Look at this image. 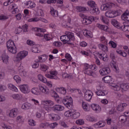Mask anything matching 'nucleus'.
<instances>
[{
    "instance_id": "nucleus-55",
    "label": "nucleus",
    "mask_w": 129,
    "mask_h": 129,
    "mask_svg": "<svg viewBox=\"0 0 129 129\" xmlns=\"http://www.w3.org/2000/svg\"><path fill=\"white\" fill-rule=\"evenodd\" d=\"M31 92L33 94H35L36 95H38V94H39V91H38V89H37L36 88H34L32 89Z\"/></svg>"
},
{
    "instance_id": "nucleus-51",
    "label": "nucleus",
    "mask_w": 129,
    "mask_h": 129,
    "mask_svg": "<svg viewBox=\"0 0 129 129\" xmlns=\"http://www.w3.org/2000/svg\"><path fill=\"white\" fill-rule=\"evenodd\" d=\"M18 8V6L17 5V4H16L15 7H14V8L13 9L14 10L12 11V14L15 15L16 14H18L20 12V10Z\"/></svg>"
},
{
    "instance_id": "nucleus-6",
    "label": "nucleus",
    "mask_w": 129,
    "mask_h": 129,
    "mask_svg": "<svg viewBox=\"0 0 129 129\" xmlns=\"http://www.w3.org/2000/svg\"><path fill=\"white\" fill-rule=\"evenodd\" d=\"M93 95V93L92 92H91V91L89 90H86L84 93V98L85 99V100H87V101H90L92 98Z\"/></svg>"
},
{
    "instance_id": "nucleus-54",
    "label": "nucleus",
    "mask_w": 129,
    "mask_h": 129,
    "mask_svg": "<svg viewBox=\"0 0 129 129\" xmlns=\"http://www.w3.org/2000/svg\"><path fill=\"white\" fill-rule=\"evenodd\" d=\"M22 107H23L24 109H30V108H31V104L25 103L23 105Z\"/></svg>"
},
{
    "instance_id": "nucleus-21",
    "label": "nucleus",
    "mask_w": 129,
    "mask_h": 129,
    "mask_svg": "<svg viewBox=\"0 0 129 129\" xmlns=\"http://www.w3.org/2000/svg\"><path fill=\"white\" fill-rule=\"evenodd\" d=\"M105 15L107 17V18H115L114 11L112 10H109L107 11L105 13Z\"/></svg>"
},
{
    "instance_id": "nucleus-38",
    "label": "nucleus",
    "mask_w": 129,
    "mask_h": 129,
    "mask_svg": "<svg viewBox=\"0 0 129 129\" xmlns=\"http://www.w3.org/2000/svg\"><path fill=\"white\" fill-rule=\"evenodd\" d=\"M38 78L40 81H42L44 83H46L47 82V79L46 78H44L42 76V75H38Z\"/></svg>"
},
{
    "instance_id": "nucleus-15",
    "label": "nucleus",
    "mask_w": 129,
    "mask_h": 129,
    "mask_svg": "<svg viewBox=\"0 0 129 129\" xmlns=\"http://www.w3.org/2000/svg\"><path fill=\"white\" fill-rule=\"evenodd\" d=\"M18 115V109L14 108L10 110L9 113V116L10 117H12L14 118V117H16L17 115Z\"/></svg>"
},
{
    "instance_id": "nucleus-52",
    "label": "nucleus",
    "mask_w": 129,
    "mask_h": 129,
    "mask_svg": "<svg viewBox=\"0 0 129 129\" xmlns=\"http://www.w3.org/2000/svg\"><path fill=\"white\" fill-rule=\"evenodd\" d=\"M62 78H69V79H72L73 78V77L71 75H69L68 74H62Z\"/></svg>"
},
{
    "instance_id": "nucleus-12",
    "label": "nucleus",
    "mask_w": 129,
    "mask_h": 129,
    "mask_svg": "<svg viewBox=\"0 0 129 129\" xmlns=\"http://www.w3.org/2000/svg\"><path fill=\"white\" fill-rule=\"evenodd\" d=\"M99 72L102 76H104L110 73V69L108 67H105L100 70Z\"/></svg>"
},
{
    "instance_id": "nucleus-9",
    "label": "nucleus",
    "mask_w": 129,
    "mask_h": 129,
    "mask_svg": "<svg viewBox=\"0 0 129 129\" xmlns=\"http://www.w3.org/2000/svg\"><path fill=\"white\" fill-rule=\"evenodd\" d=\"M101 2L104 4L101 6V11H107V10L112 6V3L105 4L104 3H105V0H101Z\"/></svg>"
},
{
    "instance_id": "nucleus-41",
    "label": "nucleus",
    "mask_w": 129,
    "mask_h": 129,
    "mask_svg": "<svg viewBox=\"0 0 129 129\" xmlns=\"http://www.w3.org/2000/svg\"><path fill=\"white\" fill-rule=\"evenodd\" d=\"M18 69L19 70V74L22 76V77H26V76H27V73L26 72L21 70V67H19Z\"/></svg>"
},
{
    "instance_id": "nucleus-13",
    "label": "nucleus",
    "mask_w": 129,
    "mask_h": 129,
    "mask_svg": "<svg viewBox=\"0 0 129 129\" xmlns=\"http://www.w3.org/2000/svg\"><path fill=\"white\" fill-rule=\"evenodd\" d=\"M39 89L40 92H41V93H43V94H46V95H48V94L50 93V90H49V89H48V88H47V87L46 86L39 85Z\"/></svg>"
},
{
    "instance_id": "nucleus-29",
    "label": "nucleus",
    "mask_w": 129,
    "mask_h": 129,
    "mask_svg": "<svg viewBox=\"0 0 129 129\" xmlns=\"http://www.w3.org/2000/svg\"><path fill=\"white\" fill-rule=\"evenodd\" d=\"M97 27L99 28V29H101V30H103V31H105V32H106L108 29L107 26L102 25L100 24H97Z\"/></svg>"
},
{
    "instance_id": "nucleus-20",
    "label": "nucleus",
    "mask_w": 129,
    "mask_h": 129,
    "mask_svg": "<svg viewBox=\"0 0 129 129\" xmlns=\"http://www.w3.org/2000/svg\"><path fill=\"white\" fill-rule=\"evenodd\" d=\"M2 60L4 63L6 64H9V55L4 53L2 56Z\"/></svg>"
},
{
    "instance_id": "nucleus-4",
    "label": "nucleus",
    "mask_w": 129,
    "mask_h": 129,
    "mask_svg": "<svg viewBox=\"0 0 129 129\" xmlns=\"http://www.w3.org/2000/svg\"><path fill=\"white\" fill-rule=\"evenodd\" d=\"M62 102L63 104L68 108L69 109H71L72 108V105L73 104V100L72 98L70 96H67L63 98L62 100Z\"/></svg>"
},
{
    "instance_id": "nucleus-3",
    "label": "nucleus",
    "mask_w": 129,
    "mask_h": 129,
    "mask_svg": "<svg viewBox=\"0 0 129 129\" xmlns=\"http://www.w3.org/2000/svg\"><path fill=\"white\" fill-rule=\"evenodd\" d=\"M42 104L44 105V108L47 112L51 111L52 106L54 105V102L51 100H44L42 102Z\"/></svg>"
},
{
    "instance_id": "nucleus-30",
    "label": "nucleus",
    "mask_w": 129,
    "mask_h": 129,
    "mask_svg": "<svg viewBox=\"0 0 129 129\" xmlns=\"http://www.w3.org/2000/svg\"><path fill=\"white\" fill-rule=\"evenodd\" d=\"M103 79L105 83H111L112 82V78L111 76H106Z\"/></svg>"
},
{
    "instance_id": "nucleus-48",
    "label": "nucleus",
    "mask_w": 129,
    "mask_h": 129,
    "mask_svg": "<svg viewBox=\"0 0 129 129\" xmlns=\"http://www.w3.org/2000/svg\"><path fill=\"white\" fill-rule=\"evenodd\" d=\"M83 34L86 37H91V32L87 30H83Z\"/></svg>"
},
{
    "instance_id": "nucleus-37",
    "label": "nucleus",
    "mask_w": 129,
    "mask_h": 129,
    "mask_svg": "<svg viewBox=\"0 0 129 129\" xmlns=\"http://www.w3.org/2000/svg\"><path fill=\"white\" fill-rule=\"evenodd\" d=\"M80 116V113L78 112H74L72 113V117L74 119H76V118H78Z\"/></svg>"
},
{
    "instance_id": "nucleus-46",
    "label": "nucleus",
    "mask_w": 129,
    "mask_h": 129,
    "mask_svg": "<svg viewBox=\"0 0 129 129\" xmlns=\"http://www.w3.org/2000/svg\"><path fill=\"white\" fill-rule=\"evenodd\" d=\"M40 69L42 70V71H47V70L49 69V67L44 64H41Z\"/></svg>"
},
{
    "instance_id": "nucleus-57",
    "label": "nucleus",
    "mask_w": 129,
    "mask_h": 129,
    "mask_svg": "<svg viewBox=\"0 0 129 129\" xmlns=\"http://www.w3.org/2000/svg\"><path fill=\"white\" fill-rule=\"evenodd\" d=\"M76 123H77V124H80V125L84 124V120L82 119L77 120L76 121Z\"/></svg>"
},
{
    "instance_id": "nucleus-26",
    "label": "nucleus",
    "mask_w": 129,
    "mask_h": 129,
    "mask_svg": "<svg viewBox=\"0 0 129 129\" xmlns=\"http://www.w3.org/2000/svg\"><path fill=\"white\" fill-rule=\"evenodd\" d=\"M91 107L93 110H94L95 111H99L101 108L99 105L96 104H92L91 105Z\"/></svg>"
},
{
    "instance_id": "nucleus-19",
    "label": "nucleus",
    "mask_w": 129,
    "mask_h": 129,
    "mask_svg": "<svg viewBox=\"0 0 129 129\" xmlns=\"http://www.w3.org/2000/svg\"><path fill=\"white\" fill-rule=\"evenodd\" d=\"M52 108L53 111H61L64 109V107L60 105H55Z\"/></svg>"
},
{
    "instance_id": "nucleus-62",
    "label": "nucleus",
    "mask_w": 129,
    "mask_h": 129,
    "mask_svg": "<svg viewBox=\"0 0 129 129\" xmlns=\"http://www.w3.org/2000/svg\"><path fill=\"white\" fill-rule=\"evenodd\" d=\"M49 127L50 128H55L57 126V124L56 123H52L48 124Z\"/></svg>"
},
{
    "instance_id": "nucleus-31",
    "label": "nucleus",
    "mask_w": 129,
    "mask_h": 129,
    "mask_svg": "<svg viewBox=\"0 0 129 129\" xmlns=\"http://www.w3.org/2000/svg\"><path fill=\"white\" fill-rule=\"evenodd\" d=\"M56 91H58L61 94H66V89L64 87L57 88L56 89Z\"/></svg>"
},
{
    "instance_id": "nucleus-25",
    "label": "nucleus",
    "mask_w": 129,
    "mask_h": 129,
    "mask_svg": "<svg viewBox=\"0 0 129 129\" xmlns=\"http://www.w3.org/2000/svg\"><path fill=\"white\" fill-rule=\"evenodd\" d=\"M99 9L97 8V6L94 7L91 10V14L92 15H99Z\"/></svg>"
},
{
    "instance_id": "nucleus-14",
    "label": "nucleus",
    "mask_w": 129,
    "mask_h": 129,
    "mask_svg": "<svg viewBox=\"0 0 129 129\" xmlns=\"http://www.w3.org/2000/svg\"><path fill=\"white\" fill-rule=\"evenodd\" d=\"M47 58L48 56L46 54H43L40 56H38V59L35 60V62L36 63H39V62L44 63L47 60Z\"/></svg>"
},
{
    "instance_id": "nucleus-58",
    "label": "nucleus",
    "mask_w": 129,
    "mask_h": 129,
    "mask_svg": "<svg viewBox=\"0 0 129 129\" xmlns=\"http://www.w3.org/2000/svg\"><path fill=\"white\" fill-rule=\"evenodd\" d=\"M32 51L33 53H40V51L36 46H34L32 47Z\"/></svg>"
},
{
    "instance_id": "nucleus-22",
    "label": "nucleus",
    "mask_w": 129,
    "mask_h": 129,
    "mask_svg": "<svg viewBox=\"0 0 129 129\" xmlns=\"http://www.w3.org/2000/svg\"><path fill=\"white\" fill-rule=\"evenodd\" d=\"M111 23L114 27H116L117 29H120L121 28V24L117 22V20L113 19L111 21Z\"/></svg>"
},
{
    "instance_id": "nucleus-23",
    "label": "nucleus",
    "mask_w": 129,
    "mask_h": 129,
    "mask_svg": "<svg viewBox=\"0 0 129 129\" xmlns=\"http://www.w3.org/2000/svg\"><path fill=\"white\" fill-rule=\"evenodd\" d=\"M50 13L53 18H57L58 16V11H57V10H55V9L52 7L50 8Z\"/></svg>"
},
{
    "instance_id": "nucleus-60",
    "label": "nucleus",
    "mask_w": 129,
    "mask_h": 129,
    "mask_svg": "<svg viewBox=\"0 0 129 129\" xmlns=\"http://www.w3.org/2000/svg\"><path fill=\"white\" fill-rule=\"evenodd\" d=\"M101 41L102 43H103L104 44H107V40H106V38L104 36H101L100 38Z\"/></svg>"
},
{
    "instance_id": "nucleus-50",
    "label": "nucleus",
    "mask_w": 129,
    "mask_h": 129,
    "mask_svg": "<svg viewBox=\"0 0 129 129\" xmlns=\"http://www.w3.org/2000/svg\"><path fill=\"white\" fill-rule=\"evenodd\" d=\"M96 124L98 125L99 127H103L105 125V122L104 121H99Z\"/></svg>"
},
{
    "instance_id": "nucleus-8",
    "label": "nucleus",
    "mask_w": 129,
    "mask_h": 129,
    "mask_svg": "<svg viewBox=\"0 0 129 129\" xmlns=\"http://www.w3.org/2000/svg\"><path fill=\"white\" fill-rule=\"evenodd\" d=\"M34 31L36 32L35 35L36 36H38V37H44V34L43 33H45L46 32V29L36 27L34 28Z\"/></svg>"
},
{
    "instance_id": "nucleus-40",
    "label": "nucleus",
    "mask_w": 129,
    "mask_h": 129,
    "mask_svg": "<svg viewBox=\"0 0 129 129\" xmlns=\"http://www.w3.org/2000/svg\"><path fill=\"white\" fill-rule=\"evenodd\" d=\"M123 32H129V25H121V28L119 29Z\"/></svg>"
},
{
    "instance_id": "nucleus-56",
    "label": "nucleus",
    "mask_w": 129,
    "mask_h": 129,
    "mask_svg": "<svg viewBox=\"0 0 129 129\" xmlns=\"http://www.w3.org/2000/svg\"><path fill=\"white\" fill-rule=\"evenodd\" d=\"M12 97H13L14 99H16L17 100H19V99H21V96H20V95L18 94L12 95Z\"/></svg>"
},
{
    "instance_id": "nucleus-28",
    "label": "nucleus",
    "mask_w": 129,
    "mask_h": 129,
    "mask_svg": "<svg viewBox=\"0 0 129 129\" xmlns=\"http://www.w3.org/2000/svg\"><path fill=\"white\" fill-rule=\"evenodd\" d=\"M99 57L101 60L103 61H107L108 59L107 58V55L103 54V53H98Z\"/></svg>"
},
{
    "instance_id": "nucleus-42",
    "label": "nucleus",
    "mask_w": 129,
    "mask_h": 129,
    "mask_svg": "<svg viewBox=\"0 0 129 129\" xmlns=\"http://www.w3.org/2000/svg\"><path fill=\"white\" fill-rule=\"evenodd\" d=\"M82 107L85 111H89L90 110L89 107H88L87 104H86V103L85 102H82Z\"/></svg>"
},
{
    "instance_id": "nucleus-5",
    "label": "nucleus",
    "mask_w": 129,
    "mask_h": 129,
    "mask_svg": "<svg viewBox=\"0 0 129 129\" xmlns=\"http://www.w3.org/2000/svg\"><path fill=\"white\" fill-rule=\"evenodd\" d=\"M49 73L50 75L49 74H45V76L47 77V78H49V79H58V77H57V74H58V73L56 71H49Z\"/></svg>"
},
{
    "instance_id": "nucleus-61",
    "label": "nucleus",
    "mask_w": 129,
    "mask_h": 129,
    "mask_svg": "<svg viewBox=\"0 0 129 129\" xmlns=\"http://www.w3.org/2000/svg\"><path fill=\"white\" fill-rule=\"evenodd\" d=\"M85 71L86 70H89L90 69H92V65H89L88 64H86L85 65Z\"/></svg>"
},
{
    "instance_id": "nucleus-53",
    "label": "nucleus",
    "mask_w": 129,
    "mask_h": 129,
    "mask_svg": "<svg viewBox=\"0 0 129 129\" xmlns=\"http://www.w3.org/2000/svg\"><path fill=\"white\" fill-rule=\"evenodd\" d=\"M14 79L17 82V83H20L22 81V79L19 76H15L14 77Z\"/></svg>"
},
{
    "instance_id": "nucleus-2",
    "label": "nucleus",
    "mask_w": 129,
    "mask_h": 129,
    "mask_svg": "<svg viewBox=\"0 0 129 129\" xmlns=\"http://www.w3.org/2000/svg\"><path fill=\"white\" fill-rule=\"evenodd\" d=\"M7 47L8 51L12 53V54H16V53H17V48L13 40H9L7 42Z\"/></svg>"
},
{
    "instance_id": "nucleus-33",
    "label": "nucleus",
    "mask_w": 129,
    "mask_h": 129,
    "mask_svg": "<svg viewBox=\"0 0 129 129\" xmlns=\"http://www.w3.org/2000/svg\"><path fill=\"white\" fill-rule=\"evenodd\" d=\"M96 94L98 96H104V95H106V94H107V92L104 91L99 90L96 92Z\"/></svg>"
},
{
    "instance_id": "nucleus-17",
    "label": "nucleus",
    "mask_w": 129,
    "mask_h": 129,
    "mask_svg": "<svg viewBox=\"0 0 129 129\" xmlns=\"http://www.w3.org/2000/svg\"><path fill=\"white\" fill-rule=\"evenodd\" d=\"M48 117H49L50 119H52V120H59L60 119V116L56 114H49Z\"/></svg>"
},
{
    "instance_id": "nucleus-27",
    "label": "nucleus",
    "mask_w": 129,
    "mask_h": 129,
    "mask_svg": "<svg viewBox=\"0 0 129 129\" xmlns=\"http://www.w3.org/2000/svg\"><path fill=\"white\" fill-rule=\"evenodd\" d=\"M129 88V85L126 84H121V91L122 92H124V91H126L127 89Z\"/></svg>"
},
{
    "instance_id": "nucleus-45",
    "label": "nucleus",
    "mask_w": 129,
    "mask_h": 129,
    "mask_svg": "<svg viewBox=\"0 0 129 129\" xmlns=\"http://www.w3.org/2000/svg\"><path fill=\"white\" fill-rule=\"evenodd\" d=\"M122 14V11L121 10H117L114 11V17H117V16H120Z\"/></svg>"
},
{
    "instance_id": "nucleus-59",
    "label": "nucleus",
    "mask_w": 129,
    "mask_h": 129,
    "mask_svg": "<svg viewBox=\"0 0 129 129\" xmlns=\"http://www.w3.org/2000/svg\"><path fill=\"white\" fill-rule=\"evenodd\" d=\"M108 44L111 46L112 48H116V43L112 41H110Z\"/></svg>"
},
{
    "instance_id": "nucleus-10",
    "label": "nucleus",
    "mask_w": 129,
    "mask_h": 129,
    "mask_svg": "<svg viewBox=\"0 0 129 129\" xmlns=\"http://www.w3.org/2000/svg\"><path fill=\"white\" fill-rule=\"evenodd\" d=\"M27 55H28V52L26 51H20L19 53H18L16 57L17 61H21V60L23 59V58H25Z\"/></svg>"
},
{
    "instance_id": "nucleus-39",
    "label": "nucleus",
    "mask_w": 129,
    "mask_h": 129,
    "mask_svg": "<svg viewBox=\"0 0 129 129\" xmlns=\"http://www.w3.org/2000/svg\"><path fill=\"white\" fill-rule=\"evenodd\" d=\"M116 52L117 54H119L120 56H122L123 57H126V56H127V54L125 53V52H122L121 50L117 49Z\"/></svg>"
},
{
    "instance_id": "nucleus-64",
    "label": "nucleus",
    "mask_w": 129,
    "mask_h": 129,
    "mask_svg": "<svg viewBox=\"0 0 129 129\" xmlns=\"http://www.w3.org/2000/svg\"><path fill=\"white\" fill-rule=\"evenodd\" d=\"M39 19L38 18H31L29 20H28V22H38V21H39Z\"/></svg>"
},
{
    "instance_id": "nucleus-43",
    "label": "nucleus",
    "mask_w": 129,
    "mask_h": 129,
    "mask_svg": "<svg viewBox=\"0 0 129 129\" xmlns=\"http://www.w3.org/2000/svg\"><path fill=\"white\" fill-rule=\"evenodd\" d=\"M112 87L113 88L114 90H116V91H121V86L120 85H112Z\"/></svg>"
},
{
    "instance_id": "nucleus-1",
    "label": "nucleus",
    "mask_w": 129,
    "mask_h": 129,
    "mask_svg": "<svg viewBox=\"0 0 129 129\" xmlns=\"http://www.w3.org/2000/svg\"><path fill=\"white\" fill-rule=\"evenodd\" d=\"M75 40V37L73 33L69 32H66V35L60 36V40L61 42H63L64 44L70 42V41H74Z\"/></svg>"
},
{
    "instance_id": "nucleus-63",
    "label": "nucleus",
    "mask_w": 129,
    "mask_h": 129,
    "mask_svg": "<svg viewBox=\"0 0 129 129\" xmlns=\"http://www.w3.org/2000/svg\"><path fill=\"white\" fill-rule=\"evenodd\" d=\"M2 126L3 127V128H6V129H12V126H9L6 124H3L2 125Z\"/></svg>"
},
{
    "instance_id": "nucleus-24",
    "label": "nucleus",
    "mask_w": 129,
    "mask_h": 129,
    "mask_svg": "<svg viewBox=\"0 0 129 129\" xmlns=\"http://www.w3.org/2000/svg\"><path fill=\"white\" fill-rule=\"evenodd\" d=\"M85 74H87V75H89V76H93V77L96 76V74L92 71V69L87 70L85 71Z\"/></svg>"
},
{
    "instance_id": "nucleus-36",
    "label": "nucleus",
    "mask_w": 129,
    "mask_h": 129,
    "mask_svg": "<svg viewBox=\"0 0 129 129\" xmlns=\"http://www.w3.org/2000/svg\"><path fill=\"white\" fill-rule=\"evenodd\" d=\"M88 6L90 7V8H92L93 9V8H96V7L97 6L96 4H95V2L94 1H90L88 2L87 3Z\"/></svg>"
},
{
    "instance_id": "nucleus-44",
    "label": "nucleus",
    "mask_w": 129,
    "mask_h": 129,
    "mask_svg": "<svg viewBox=\"0 0 129 129\" xmlns=\"http://www.w3.org/2000/svg\"><path fill=\"white\" fill-rule=\"evenodd\" d=\"M119 120L121 122H125L126 121V116L124 115H122L119 117Z\"/></svg>"
},
{
    "instance_id": "nucleus-35",
    "label": "nucleus",
    "mask_w": 129,
    "mask_h": 129,
    "mask_svg": "<svg viewBox=\"0 0 129 129\" xmlns=\"http://www.w3.org/2000/svg\"><path fill=\"white\" fill-rule=\"evenodd\" d=\"M26 6H29L30 9L36 8V4L32 1H28L26 3Z\"/></svg>"
},
{
    "instance_id": "nucleus-18",
    "label": "nucleus",
    "mask_w": 129,
    "mask_h": 129,
    "mask_svg": "<svg viewBox=\"0 0 129 129\" xmlns=\"http://www.w3.org/2000/svg\"><path fill=\"white\" fill-rule=\"evenodd\" d=\"M126 106H127V104L126 103H120L117 105V110L118 111H123Z\"/></svg>"
},
{
    "instance_id": "nucleus-11",
    "label": "nucleus",
    "mask_w": 129,
    "mask_h": 129,
    "mask_svg": "<svg viewBox=\"0 0 129 129\" xmlns=\"http://www.w3.org/2000/svg\"><path fill=\"white\" fill-rule=\"evenodd\" d=\"M20 90L23 93H29L30 90L29 89V86L27 85H20L19 86Z\"/></svg>"
},
{
    "instance_id": "nucleus-7",
    "label": "nucleus",
    "mask_w": 129,
    "mask_h": 129,
    "mask_svg": "<svg viewBox=\"0 0 129 129\" xmlns=\"http://www.w3.org/2000/svg\"><path fill=\"white\" fill-rule=\"evenodd\" d=\"M94 20H95V18L93 16H87L83 20L82 23L84 25H89V24H91Z\"/></svg>"
},
{
    "instance_id": "nucleus-47",
    "label": "nucleus",
    "mask_w": 129,
    "mask_h": 129,
    "mask_svg": "<svg viewBox=\"0 0 129 129\" xmlns=\"http://www.w3.org/2000/svg\"><path fill=\"white\" fill-rule=\"evenodd\" d=\"M77 10L80 13H84V12L87 11L86 8L83 7H79L77 8Z\"/></svg>"
},
{
    "instance_id": "nucleus-32",
    "label": "nucleus",
    "mask_w": 129,
    "mask_h": 129,
    "mask_svg": "<svg viewBox=\"0 0 129 129\" xmlns=\"http://www.w3.org/2000/svg\"><path fill=\"white\" fill-rule=\"evenodd\" d=\"M8 88L10 89L11 90H12V91H15V92H18V88L16 87L14 85L12 84H9L8 85Z\"/></svg>"
},
{
    "instance_id": "nucleus-49",
    "label": "nucleus",
    "mask_w": 129,
    "mask_h": 129,
    "mask_svg": "<svg viewBox=\"0 0 129 129\" xmlns=\"http://www.w3.org/2000/svg\"><path fill=\"white\" fill-rule=\"evenodd\" d=\"M72 111L71 110H68L64 112V116L67 117H70L72 116Z\"/></svg>"
},
{
    "instance_id": "nucleus-34",
    "label": "nucleus",
    "mask_w": 129,
    "mask_h": 129,
    "mask_svg": "<svg viewBox=\"0 0 129 129\" xmlns=\"http://www.w3.org/2000/svg\"><path fill=\"white\" fill-rule=\"evenodd\" d=\"M98 47L99 49H101V50L104 52H107V51H108V48H107V46H106L105 45H103L101 44H99Z\"/></svg>"
},
{
    "instance_id": "nucleus-16",
    "label": "nucleus",
    "mask_w": 129,
    "mask_h": 129,
    "mask_svg": "<svg viewBox=\"0 0 129 129\" xmlns=\"http://www.w3.org/2000/svg\"><path fill=\"white\" fill-rule=\"evenodd\" d=\"M121 19L125 22H129V12L126 10L121 16Z\"/></svg>"
}]
</instances>
